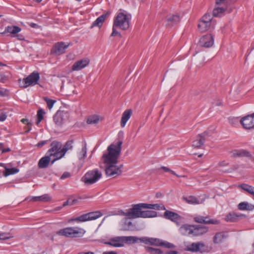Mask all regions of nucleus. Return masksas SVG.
Wrapping results in <instances>:
<instances>
[{
  "label": "nucleus",
  "mask_w": 254,
  "mask_h": 254,
  "mask_svg": "<svg viewBox=\"0 0 254 254\" xmlns=\"http://www.w3.org/2000/svg\"><path fill=\"white\" fill-rule=\"evenodd\" d=\"M123 141L119 140L116 143H112L108 147V153L103 155L102 159L105 168L112 164H117L121 152Z\"/></svg>",
  "instance_id": "1"
},
{
  "label": "nucleus",
  "mask_w": 254,
  "mask_h": 254,
  "mask_svg": "<svg viewBox=\"0 0 254 254\" xmlns=\"http://www.w3.org/2000/svg\"><path fill=\"white\" fill-rule=\"evenodd\" d=\"M136 239L135 236H118L111 238L109 241L105 242V244L114 247H122L124 244H135Z\"/></svg>",
  "instance_id": "2"
},
{
  "label": "nucleus",
  "mask_w": 254,
  "mask_h": 254,
  "mask_svg": "<svg viewBox=\"0 0 254 254\" xmlns=\"http://www.w3.org/2000/svg\"><path fill=\"white\" fill-rule=\"evenodd\" d=\"M85 233V231L79 227H66L60 229L57 234L60 236L72 238L81 237Z\"/></svg>",
  "instance_id": "3"
},
{
  "label": "nucleus",
  "mask_w": 254,
  "mask_h": 254,
  "mask_svg": "<svg viewBox=\"0 0 254 254\" xmlns=\"http://www.w3.org/2000/svg\"><path fill=\"white\" fill-rule=\"evenodd\" d=\"M130 15L128 16L123 12L118 14L114 20V27H117L123 30H127L129 27Z\"/></svg>",
  "instance_id": "4"
},
{
  "label": "nucleus",
  "mask_w": 254,
  "mask_h": 254,
  "mask_svg": "<svg viewBox=\"0 0 254 254\" xmlns=\"http://www.w3.org/2000/svg\"><path fill=\"white\" fill-rule=\"evenodd\" d=\"M51 148L48 150L47 154L50 156H54L55 158L51 162V164H53L54 162L63 157H60L62 155V143L57 141H53L50 145Z\"/></svg>",
  "instance_id": "5"
},
{
  "label": "nucleus",
  "mask_w": 254,
  "mask_h": 254,
  "mask_svg": "<svg viewBox=\"0 0 254 254\" xmlns=\"http://www.w3.org/2000/svg\"><path fill=\"white\" fill-rule=\"evenodd\" d=\"M40 78L39 73L37 71H34L27 77L23 78L22 81L19 79L18 83L21 88H25L30 85L37 84Z\"/></svg>",
  "instance_id": "6"
},
{
  "label": "nucleus",
  "mask_w": 254,
  "mask_h": 254,
  "mask_svg": "<svg viewBox=\"0 0 254 254\" xmlns=\"http://www.w3.org/2000/svg\"><path fill=\"white\" fill-rule=\"evenodd\" d=\"M101 177L102 173L95 169L87 172L81 180L85 184L91 185L95 183Z\"/></svg>",
  "instance_id": "7"
},
{
  "label": "nucleus",
  "mask_w": 254,
  "mask_h": 254,
  "mask_svg": "<svg viewBox=\"0 0 254 254\" xmlns=\"http://www.w3.org/2000/svg\"><path fill=\"white\" fill-rule=\"evenodd\" d=\"M102 216V213L100 211L90 212L87 213L83 214L78 217L74 218H71L69 220L68 222L72 221L85 222L95 220Z\"/></svg>",
  "instance_id": "8"
},
{
  "label": "nucleus",
  "mask_w": 254,
  "mask_h": 254,
  "mask_svg": "<svg viewBox=\"0 0 254 254\" xmlns=\"http://www.w3.org/2000/svg\"><path fill=\"white\" fill-rule=\"evenodd\" d=\"M143 203H139L137 204H135V208H139L138 209H137V212H135L137 213L135 214V218L142 217V218H152L154 217L157 216V212L153 210H145L142 211V208H144L142 206Z\"/></svg>",
  "instance_id": "9"
},
{
  "label": "nucleus",
  "mask_w": 254,
  "mask_h": 254,
  "mask_svg": "<svg viewBox=\"0 0 254 254\" xmlns=\"http://www.w3.org/2000/svg\"><path fill=\"white\" fill-rule=\"evenodd\" d=\"M232 10V7L228 4L216 5L213 10V16L214 17H222L226 12L230 13Z\"/></svg>",
  "instance_id": "10"
},
{
  "label": "nucleus",
  "mask_w": 254,
  "mask_h": 254,
  "mask_svg": "<svg viewBox=\"0 0 254 254\" xmlns=\"http://www.w3.org/2000/svg\"><path fill=\"white\" fill-rule=\"evenodd\" d=\"M69 114L67 112L59 110L54 116L55 123L58 126H62L68 119Z\"/></svg>",
  "instance_id": "11"
},
{
  "label": "nucleus",
  "mask_w": 254,
  "mask_h": 254,
  "mask_svg": "<svg viewBox=\"0 0 254 254\" xmlns=\"http://www.w3.org/2000/svg\"><path fill=\"white\" fill-rule=\"evenodd\" d=\"M187 250L192 252L203 253L207 252V247L202 242L193 243L187 246Z\"/></svg>",
  "instance_id": "12"
},
{
  "label": "nucleus",
  "mask_w": 254,
  "mask_h": 254,
  "mask_svg": "<svg viewBox=\"0 0 254 254\" xmlns=\"http://www.w3.org/2000/svg\"><path fill=\"white\" fill-rule=\"evenodd\" d=\"M240 123L246 129L254 128V113L241 118Z\"/></svg>",
  "instance_id": "13"
},
{
  "label": "nucleus",
  "mask_w": 254,
  "mask_h": 254,
  "mask_svg": "<svg viewBox=\"0 0 254 254\" xmlns=\"http://www.w3.org/2000/svg\"><path fill=\"white\" fill-rule=\"evenodd\" d=\"M123 165L117 166L116 164H112L105 168V173L108 176H120L122 173V168Z\"/></svg>",
  "instance_id": "14"
},
{
  "label": "nucleus",
  "mask_w": 254,
  "mask_h": 254,
  "mask_svg": "<svg viewBox=\"0 0 254 254\" xmlns=\"http://www.w3.org/2000/svg\"><path fill=\"white\" fill-rule=\"evenodd\" d=\"M69 45V43L65 44L63 42H57L54 45L51 50V53L57 55H62L65 52V49L68 47Z\"/></svg>",
  "instance_id": "15"
},
{
  "label": "nucleus",
  "mask_w": 254,
  "mask_h": 254,
  "mask_svg": "<svg viewBox=\"0 0 254 254\" xmlns=\"http://www.w3.org/2000/svg\"><path fill=\"white\" fill-rule=\"evenodd\" d=\"M199 42L200 46L209 48L214 44V38L211 34H207L201 37Z\"/></svg>",
  "instance_id": "16"
},
{
  "label": "nucleus",
  "mask_w": 254,
  "mask_h": 254,
  "mask_svg": "<svg viewBox=\"0 0 254 254\" xmlns=\"http://www.w3.org/2000/svg\"><path fill=\"white\" fill-rule=\"evenodd\" d=\"M166 26L172 27L178 23L180 21V16L177 13H170L165 17Z\"/></svg>",
  "instance_id": "17"
},
{
  "label": "nucleus",
  "mask_w": 254,
  "mask_h": 254,
  "mask_svg": "<svg viewBox=\"0 0 254 254\" xmlns=\"http://www.w3.org/2000/svg\"><path fill=\"white\" fill-rule=\"evenodd\" d=\"M151 245L157 247H164L167 248H174L175 246L170 243L163 241L158 238H151Z\"/></svg>",
  "instance_id": "18"
},
{
  "label": "nucleus",
  "mask_w": 254,
  "mask_h": 254,
  "mask_svg": "<svg viewBox=\"0 0 254 254\" xmlns=\"http://www.w3.org/2000/svg\"><path fill=\"white\" fill-rule=\"evenodd\" d=\"M193 236L202 235L207 232L208 228L202 225H193Z\"/></svg>",
  "instance_id": "19"
},
{
  "label": "nucleus",
  "mask_w": 254,
  "mask_h": 254,
  "mask_svg": "<svg viewBox=\"0 0 254 254\" xmlns=\"http://www.w3.org/2000/svg\"><path fill=\"white\" fill-rule=\"evenodd\" d=\"M206 135L207 133L205 132H204L201 134H198L196 136L195 139L192 142V146L194 148H199L202 146L205 140V136Z\"/></svg>",
  "instance_id": "20"
},
{
  "label": "nucleus",
  "mask_w": 254,
  "mask_h": 254,
  "mask_svg": "<svg viewBox=\"0 0 254 254\" xmlns=\"http://www.w3.org/2000/svg\"><path fill=\"white\" fill-rule=\"evenodd\" d=\"M89 63L88 59H84L76 62L72 66V70L73 71L79 70L86 67Z\"/></svg>",
  "instance_id": "21"
},
{
  "label": "nucleus",
  "mask_w": 254,
  "mask_h": 254,
  "mask_svg": "<svg viewBox=\"0 0 254 254\" xmlns=\"http://www.w3.org/2000/svg\"><path fill=\"white\" fill-rule=\"evenodd\" d=\"M110 12L109 11H107L106 13H104L99 17H98L92 24L91 28L93 27L97 26L98 27H101L103 23L104 22L105 20L107 18V17L109 16Z\"/></svg>",
  "instance_id": "22"
},
{
  "label": "nucleus",
  "mask_w": 254,
  "mask_h": 254,
  "mask_svg": "<svg viewBox=\"0 0 254 254\" xmlns=\"http://www.w3.org/2000/svg\"><path fill=\"white\" fill-rule=\"evenodd\" d=\"M164 217L167 219H169L173 222H177L180 219V216L174 212L166 210L164 213Z\"/></svg>",
  "instance_id": "23"
},
{
  "label": "nucleus",
  "mask_w": 254,
  "mask_h": 254,
  "mask_svg": "<svg viewBox=\"0 0 254 254\" xmlns=\"http://www.w3.org/2000/svg\"><path fill=\"white\" fill-rule=\"evenodd\" d=\"M179 231L180 233L184 236H192V225L188 224L183 225L180 228Z\"/></svg>",
  "instance_id": "24"
},
{
  "label": "nucleus",
  "mask_w": 254,
  "mask_h": 254,
  "mask_svg": "<svg viewBox=\"0 0 254 254\" xmlns=\"http://www.w3.org/2000/svg\"><path fill=\"white\" fill-rule=\"evenodd\" d=\"M132 114V110L131 109L126 110L123 114L121 121V126L124 127L127 121L129 119Z\"/></svg>",
  "instance_id": "25"
},
{
  "label": "nucleus",
  "mask_w": 254,
  "mask_h": 254,
  "mask_svg": "<svg viewBox=\"0 0 254 254\" xmlns=\"http://www.w3.org/2000/svg\"><path fill=\"white\" fill-rule=\"evenodd\" d=\"M250 153L245 150H236L232 152V157H250Z\"/></svg>",
  "instance_id": "26"
},
{
  "label": "nucleus",
  "mask_w": 254,
  "mask_h": 254,
  "mask_svg": "<svg viewBox=\"0 0 254 254\" xmlns=\"http://www.w3.org/2000/svg\"><path fill=\"white\" fill-rule=\"evenodd\" d=\"M49 155L41 158L38 162V167L40 168H47L50 162L51 158Z\"/></svg>",
  "instance_id": "27"
},
{
  "label": "nucleus",
  "mask_w": 254,
  "mask_h": 254,
  "mask_svg": "<svg viewBox=\"0 0 254 254\" xmlns=\"http://www.w3.org/2000/svg\"><path fill=\"white\" fill-rule=\"evenodd\" d=\"M245 216L244 214L238 215L235 212L229 213L226 216L225 220L230 222H236L240 218Z\"/></svg>",
  "instance_id": "28"
},
{
  "label": "nucleus",
  "mask_w": 254,
  "mask_h": 254,
  "mask_svg": "<svg viewBox=\"0 0 254 254\" xmlns=\"http://www.w3.org/2000/svg\"><path fill=\"white\" fill-rule=\"evenodd\" d=\"M211 26L212 24L210 23H208L200 19L198 24V28L201 32H204L208 30Z\"/></svg>",
  "instance_id": "29"
},
{
  "label": "nucleus",
  "mask_w": 254,
  "mask_h": 254,
  "mask_svg": "<svg viewBox=\"0 0 254 254\" xmlns=\"http://www.w3.org/2000/svg\"><path fill=\"white\" fill-rule=\"evenodd\" d=\"M139 208H135V204L132 206V207L129 209L128 212H125L121 210V214L124 216H128L130 218H135V212H137V209H138Z\"/></svg>",
  "instance_id": "30"
},
{
  "label": "nucleus",
  "mask_w": 254,
  "mask_h": 254,
  "mask_svg": "<svg viewBox=\"0 0 254 254\" xmlns=\"http://www.w3.org/2000/svg\"><path fill=\"white\" fill-rule=\"evenodd\" d=\"M142 206L144 209H152L156 210H165L164 205L161 204H142Z\"/></svg>",
  "instance_id": "31"
},
{
  "label": "nucleus",
  "mask_w": 254,
  "mask_h": 254,
  "mask_svg": "<svg viewBox=\"0 0 254 254\" xmlns=\"http://www.w3.org/2000/svg\"><path fill=\"white\" fill-rule=\"evenodd\" d=\"M227 236L223 232L216 233L213 239V243L214 244L220 243Z\"/></svg>",
  "instance_id": "32"
},
{
  "label": "nucleus",
  "mask_w": 254,
  "mask_h": 254,
  "mask_svg": "<svg viewBox=\"0 0 254 254\" xmlns=\"http://www.w3.org/2000/svg\"><path fill=\"white\" fill-rule=\"evenodd\" d=\"M21 30V28L17 26H8L5 28V32H7L13 35L17 34Z\"/></svg>",
  "instance_id": "33"
},
{
  "label": "nucleus",
  "mask_w": 254,
  "mask_h": 254,
  "mask_svg": "<svg viewBox=\"0 0 254 254\" xmlns=\"http://www.w3.org/2000/svg\"><path fill=\"white\" fill-rule=\"evenodd\" d=\"M133 227L132 223L129 221L127 218H126L125 222L122 224L121 231H128L132 230Z\"/></svg>",
  "instance_id": "34"
},
{
  "label": "nucleus",
  "mask_w": 254,
  "mask_h": 254,
  "mask_svg": "<svg viewBox=\"0 0 254 254\" xmlns=\"http://www.w3.org/2000/svg\"><path fill=\"white\" fill-rule=\"evenodd\" d=\"M73 141L72 140H69L66 141L64 147L62 149V155L60 157H64L66 151L72 148V144Z\"/></svg>",
  "instance_id": "35"
},
{
  "label": "nucleus",
  "mask_w": 254,
  "mask_h": 254,
  "mask_svg": "<svg viewBox=\"0 0 254 254\" xmlns=\"http://www.w3.org/2000/svg\"><path fill=\"white\" fill-rule=\"evenodd\" d=\"M183 199L189 204H196L199 203V200L194 196H189V197L184 196Z\"/></svg>",
  "instance_id": "36"
},
{
  "label": "nucleus",
  "mask_w": 254,
  "mask_h": 254,
  "mask_svg": "<svg viewBox=\"0 0 254 254\" xmlns=\"http://www.w3.org/2000/svg\"><path fill=\"white\" fill-rule=\"evenodd\" d=\"M19 172V169L16 168H7L5 167V170L3 172V175L7 177L9 175L16 174Z\"/></svg>",
  "instance_id": "37"
},
{
  "label": "nucleus",
  "mask_w": 254,
  "mask_h": 254,
  "mask_svg": "<svg viewBox=\"0 0 254 254\" xmlns=\"http://www.w3.org/2000/svg\"><path fill=\"white\" fill-rule=\"evenodd\" d=\"M145 250L150 254H163V252L159 249H155L150 247L145 246Z\"/></svg>",
  "instance_id": "38"
},
{
  "label": "nucleus",
  "mask_w": 254,
  "mask_h": 254,
  "mask_svg": "<svg viewBox=\"0 0 254 254\" xmlns=\"http://www.w3.org/2000/svg\"><path fill=\"white\" fill-rule=\"evenodd\" d=\"M136 241L135 242V243H137L139 241L140 242L143 243L146 245H151V238H149L147 237L138 238L136 237Z\"/></svg>",
  "instance_id": "39"
},
{
  "label": "nucleus",
  "mask_w": 254,
  "mask_h": 254,
  "mask_svg": "<svg viewBox=\"0 0 254 254\" xmlns=\"http://www.w3.org/2000/svg\"><path fill=\"white\" fill-rule=\"evenodd\" d=\"M45 114V112L43 111V109H40L37 112V120L36 122V124L38 125L41 121L43 119V115Z\"/></svg>",
  "instance_id": "40"
},
{
  "label": "nucleus",
  "mask_w": 254,
  "mask_h": 254,
  "mask_svg": "<svg viewBox=\"0 0 254 254\" xmlns=\"http://www.w3.org/2000/svg\"><path fill=\"white\" fill-rule=\"evenodd\" d=\"M87 153V147L86 143L84 144V146L82 147L81 151L79 153V159H84L86 156Z\"/></svg>",
  "instance_id": "41"
},
{
  "label": "nucleus",
  "mask_w": 254,
  "mask_h": 254,
  "mask_svg": "<svg viewBox=\"0 0 254 254\" xmlns=\"http://www.w3.org/2000/svg\"><path fill=\"white\" fill-rule=\"evenodd\" d=\"M204 224H218L220 222L217 219H210L208 216L204 217Z\"/></svg>",
  "instance_id": "42"
},
{
  "label": "nucleus",
  "mask_w": 254,
  "mask_h": 254,
  "mask_svg": "<svg viewBox=\"0 0 254 254\" xmlns=\"http://www.w3.org/2000/svg\"><path fill=\"white\" fill-rule=\"evenodd\" d=\"M44 100L46 102L47 106L49 109H51L54 106V104L56 102V100L50 99L47 97H44Z\"/></svg>",
  "instance_id": "43"
},
{
  "label": "nucleus",
  "mask_w": 254,
  "mask_h": 254,
  "mask_svg": "<svg viewBox=\"0 0 254 254\" xmlns=\"http://www.w3.org/2000/svg\"><path fill=\"white\" fill-rule=\"evenodd\" d=\"M99 121V118L97 116L90 117L87 119V123L88 124H97Z\"/></svg>",
  "instance_id": "44"
},
{
  "label": "nucleus",
  "mask_w": 254,
  "mask_h": 254,
  "mask_svg": "<svg viewBox=\"0 0 254 254\" xmlns=\"http://www.w3.org/2000/svg\"><path fill=\"white\" fill-rule=\"evenodd\" d=\"M200 19L212 24V17L210 14H205Z\"/></svg>",
  "instance_id": "45"
},
{
  "label": "nucleus",
  "mask_w": 254,
  "mask_h": 254,
  "mask_svg": "<svg viewBox=\"0 0 254 254\" xmlns=\"http://www.w3.org/2000/svg\"><path fill=\"white\" fill-rule=\"evenodd\" d=\"M40 201L43 202H49L51 201L52 198L48 194H45L41 196H40Z\"/></svg>",
  "instance_id": "46"
},
{
  "label": "nucleus",
  "mask_w": 254,
  "mask_h": 254,
  "mask_svg": "<svg viewBox=\"0 0 254 254\" xmlns=\"http://www.w3.org/2000/svg\"><path fill=\"white\" fill-rule=\"evenodd\" d=\"M247 205H248L247 202H242L238 204V209L240 210H247Z\"/></svg>",
  "instance_id": "47"
},
{
  "label": "nucleus",
  "mask_w": 254,
  "mask_h": 254,
  "mask_svg": "<svg viewBox=\"0 0 254 254\" xmlns=\"http://www.w3.org/2000/svg\"><path fill=\"white\" fill-rule=\"evenodd\" d=\"M194 221L195 222L199 223H203L204 224L205 220L204 216H197L194 218Z\"/></svg>",
  "instance_id": "48"
},
{
  "label": "nucleus",
  "mask_w": 254,
  "mask_h": 254,
  "mask_svg": "<svg viewBox=\"0 0 254 254\" xmlns=\"http://www.w3.org/2000/svg\"><path fill=\"white\" fill-rule=\"evenodd\" d=\"M117 27H114V25L113 26V31L111 35V36H118L120 37H122V35L120 33H119L118 31H117L116 29V28Z\"/></svg>",
  "instance_id": "49"
},
{
  "label": "nucleus",
  "mask_w": 254,
  "mask_h": 254,
  "mask_svg": "<svg viewBox=\"0 0 254 254\" xmlns=\"http://www.w3.org/2000/svg\"><path fill=\"white\" fill-rule=\"evenodd\" d=\"M228 0H216V5H222L223 4H228Z\"/></svg>",
  "instance_id": "50"
},
{
  "label": "nucleus",
  "mask_w": 254,
  "mask_h": 254,
  "mask_svg": "<svg viewBox=\"0 0 254 254\" xmlns=\"http://www.w3.org/2000/svg\"><path fill=\"white\" fill-rule=\"evenodd\" d=\"M48 141H49L48 140L40 141L37 143V146L38 147L41 148L42 146H43L44 145L46 144Z\"/></svg>",
  "instance_id": "51"
},
{
  "label": "nucleus",
  "mask_w": 254,
  "mask_h": 254,
  "mask_svg": "<svg viewBox=\"0 0 254 254\" xmlns=\"http://www.w3.org/2000/svg\"><path fill=\"white\" fill-rule=\"evenodd\" d=\"M163 170L166 172H170L172 174H175V172L169 169V168L165 166H162L161 168Z\"/></svg>",
  "instance_id": "52"
},
{
  "label": "nucleus",
  "mask_w": 254,
  "mask_h": 254,
  "mask_svg": "<svg viewBox=\"0 0 254 254\" xmlns=\"http://www.w3.org/2000/svg\"><path fill=\"white\" fill-rule=\"evenodd\" d=\"M68 200H69V205H74L76 204L78 201V200L77 199H73L72 197L68 198Z\"/></svg>",
  "instance_id": "53"
},
{
  "label": "nucleus",
  "mask_w": 254,
  "mask_h": 254,
  "mask_svg": "<svg viewBox=\"0 0 254 254\" xmlns=\"http://www.w3.org/2000/svg\"><path fill=\"white\" fill-rule=\"evenodd\" d=\"M70 176V174L69 172H65L63 173V174L61 177V179L64 180L65 178H68Z\"/></svg>",
  "instance_id": "54"
},
{
  "label": "nucleus",
  "mask_w": 254,
  "mask_h": 254,
  "mask_svg": "<svg viewBox=\"0 0 254 254\" xmlns=\"http://www.w3.org/2000/svg\"><path fill=\"white\" fill-rule=\"evenodd\" d=\"M245 191H247L249 193L251 194V195H253L254 192V187L251 186V188L245 189Z\"/></svg>",
  "instance_id": "55"
},
{
  "label": "nucleus",
  "mask_w": 254,
  "mask_h": 254,
  "mask_svg": "<svg viewBox=\"0 0 254 254\" xmlns=\"http://www.w3.org/2000/svg\"><path fill=\"white\" fill-rule=\"evenodd\" d=\"M7 117L6 113H2L0 115V122L4 121Z\"/></svg>",
  "instance_id": "56"
},
{
  "label": "nucleus",
  "mask_w": 254,
  "mask_h": 254,
  "mask_svg": "<svg viewBox=\"0 0 254 254\" xmlns=\"http://www.w3.org/2000/svg\"><path fill=\"white\" fill-rule=\"evenodd\" d=\"M247 210L251 211L254 209V205L249 204L248 202V205L246 206Z\"/></svg>",
  "instance_id": "57"
},
{
  "label": "nucleus",
  "mask_w": 254,
  "mask_h": 254,
  "mask_svg": "<svg viewBox=\"0 0 254 254\" xmlns=\"http://www.w3.org/2000/svg\"><path fill=\"white\" fill-rule=\"evenodd\" d=\"M240 187L245 190V189H246L251 188V186L245 184H242L240 186Z\"/></svg>",
  "instance_id": "58"
},
{
  "label": "nucleus",
  "mask_w": 254,
  "mask_h": 254,
  "mask_svg": "<svg viewBox=\"0 0 254 254\" xmlns=\"http://www.w3.org/2000/svg\"><path fill=\"white\" fill-rule=\"evenodd\" d=\"M31 127H32V124L30 123H27V128L25 131V133H28V132H29L30 131V130L31 129Z\"/></svg>",
  "instance_id": "59"
},
{
  "label": "nucleus",
  "mask_w": 254,
  "mask_h": 254,
  "mask_svg": "<svg viewBox=\"0 0 254 254\" xmlns=\"http://www.w3.org/2000/svg\"><path fill=\"white\" fill-rule=\"evenodd\" d=\"M40 196H33L31 199L30 200H32L33 201H40Z\"/></svg>",
  "instance_id": "60"
},
{
  "label": "nucleus",
  "mask_w": 254,
  "mask_h": 254,
  "mask_svg": "<svg viewBox=\"0 0 254 254\" xmlns=\"http://www.w3.org/2000/svg\"><path fill=\"white\" fill-rule=\"evenodd\" d=\"M178 252L176 251H169L165 253V254H177Z\"/></svg>",
  "instance_id": "61"
},
{
  "label": "nucleus",
  "mask_w": 254,
  "mask_h": 254,
  "mask_svg": "<svg viewBox=\"0 0 254 254\" xmlns=\"http://www.w3.org/2000/svg\"><path fill=\"white\" fill-rule=\"evenodd\" d=\"M16 36L17 37L18 40H23L24 39V36L21 34H17Z\"/></svg>",
  "instance_id": "62"
},
{
  "label": "nucleus",
  "mask_w": 254,
  "mask_h": 254,
  "mask_svg": "<svg viewBox=\"0 0 254 254\" xmlns=\"http://www.w3.org/2000/svg\"><path fill=\"white\" fill-rule=\"evenodd\" d=\"M103 254H117V253L114 251H110L104 252Z\"/></svg>",
  "instance_id": "63"
},
{
  "label": "nucleus",
  "mask_w": 254,
  "mask_h": 254,
  "mask_svg": "<svg viewBox=\"0 0 254 254\" xmlns=\"http://www.w3.org/2000/svg\"><path fill=\"white\" fill-rule=\"evenodd\" d=\"M78 254H94L93 252H80Z\"/></svg>",
  "instance_id": "64"
}]
</instances>
